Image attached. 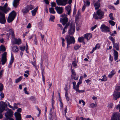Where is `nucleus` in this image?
I'll list each match as a JSON object with an SVG mask.
<instances>
[{"label": "nucleus", "mask_w": 120, "mask_h": 120, "mask_svg": "<svg viewBox=\"0 0 120 120\" xmlns=\"http://www.w3.org/2000/svg\"><path fill=\"white\" fill-rule=\"evenodd\" d=\"M97 14L98 16H97L96 14H94L93 15V17L96 19H101L103 17L104 12L101 10H99L97 12Z\"/></svg>", "instance_id": "nucleus-1"}, {"label": "nucleus", "mask_w": 120, "mask_h": 120, "mask_svg": "<svg viewBox=\"0 0 120 120\" xmlns=\"http://www.w3.org/2000/svg\"><path fill=\"white\" fill-rule=\"evenodd\" d=\"M7 20L8 22L10 23L12 22L15 18L16 14L14 11H13L9 15Z\"/></svg>", "instance_id": "nucleus-2"}, {"label": "nucleus", "mask_w": 120, "mask_h": 120, "mask_svg": "<svg viewBox=\"0 0 120 120\" xmlns=\"http://www.w3.org/2000/svg\"><path fill=\"white\" fill-rule=\"evenodd\" d=\"M65 39L67 41V43L68 44H74L75 42L74 38L73 36L68 35L66 38Z\"/></svg>", "instance_id": "nucleus-3"}, {"label": "nucleus", "mask_w": 120, "mask_h": 120, "mask_svg": "<svg viewBox=\"0 0 120 120\" xmlns=\"http://www.w3.org/2000/svg\"><path fill=\"white\" fill-rule=\"evenodd\" d=\"M67 15L64 14H63L61 15V16L63 18L60 19V21L62 23L63 26H64L68 21V19L67 17Z\"/></svg>", "instance_id": "nucleus-4"}, {"label": "nucleus", "mask_w": 120, "mask_h": 120, "mask_svg": "<svg viewBox=\"0 0 120 120\" xmlns=\"http://www.w3.org/2000/svg\"><path fill=\"white\" fill-rule=\"evenodd\" d=\"M6 22L5 14L2 12L0 11V23L2 24H4Z\"/></svg>", "instance_id": "nucleus-5"}, {"label": "nucleus", "mask_w": 120, "mask_h": 120, "mask_svg": "<svg viewBox=\"0 0 120 120\" xmlns=\"http://www.w3.org/2000/svg\"><path fill=\"white\" fill-rule=\"evenodd\" d=\"M70 28L68 32L69 34L72 35L75 32V26L73 24H71L70 25Z\"/></svg>", "instance_id": "nucleus-6"}, {"label": "nucleus", "mask_w": 120, "mask_h": 120, "mask_svg": "<svg viewBox=\"0 0 120 120\" xmlns=\"http://www.w3.org/2000/svg\"><path fill=\"white\" fill-rule=\"evenodd\" d=\"M7 52H4L2 55L1 61L2 62V65L5 64L6 62L7 61Z\"/></svg>", "instance_id": "nucleus-7"}, {"label": "nucleus", "mask_w": 120, "mask_h": 120, "mask_svg": "<svg viewBox=\"0 0 120 120\" xmlns=\"http://www.w3.org/2000/svg\"><path fill=\"white\" fill-rule=\"evenodd\" d=\"M68 0H56V2L58 5L65 6L67 4Z\"/></svg>", "instance_id": "nucleus-8"}, {"label": "nucleus", "mask_w": 120, "mask_h": 120, "mask_svg": "<svg viewBox=\"0 0 120 120\" xmlns=\"http://www.w3.org/2000/svg\"><path fill=\"white\" fill-rule=\"evenodd\" d=\"M71 72V77L72 79L76 80H77L78 79L79 76L76 74L75 70L72 69V68Z\"/></svg>", "instance_id": "nucleus-9"}, {"label": "nucleus", "mask_w": 120, "mask_h": 120, "mask_svg": "<svg viewBox=\"0 0 120 120\" xmlns=\"http://www.w3.org/2000/svg\"><path fill=\"white\" fill-rule=\"evenodd\" d=\"M13 112L12 110L9 109H8L7 112L5 114V116L7 118H9V117L13 116Z\"/></svg>", "instance_id": "nucleus-10"}, {"label": "nucleus", "mask_w": 120, "mask_h": 120, "mask_svg": "<svg viewBox=\"0 0 120 120\" xmlns=\"http://www.w3.org/2000/svg\"><path fill=\"white\" fill-rule=\"evenodd\" d=\"M100 29L102 32H107L110 31L109 27L106 26L105 24L102 25L100 27Z\"/></svg>", "instance_id": "nucleus-11"}, {"label": "nucleus", "mask_w": 120, "mask_h": 120, "mask_svg": "<svg viewBox=\"0 0 120 120\" xmlns=\"http://www.w3.org/2000/svg\"><path fill=\"white\" fill-rule=\"evenodd\" d=\"M120 117L119 113L118 112L114 113L112 115L111 120H117Z\"/></svg>", "instance_id": "nucleus-12"}, {"label": "nucleus", "mask_w": 120, "mask_h": 120, "mask_svg": "<svg viewBox=\"0 0 120 120\" xmlns=\"http://www.w3.org/2000/svg\"><path fill=\"white\" fill-rule=\"evenodd\" d=\"M113 99L114 100H116L119 98L120 97V92H118L114 91L113 95Z\"/></svg>", "instance_id": "nucleus-13"}, {"label": "nucleus", "mask_w": 120, "mask_h": 120, "mask_svg": "<svg viewBox=\"0 0 120 120\" xmlns=\"http://www.w3.org/2000/svg\"><path fill=\"white\" fill-rule=\"evenodd\" d=\"M55 9L56 10L57 12L59 14H61L63 12V9L62 7L57 6L55 7Z\"/></svg>", "instance_id": "nucleus-14"}, {"label": "nucleus", "mask_w": 120, "mask_h": 120, "mask_svg": "<svg viewBox=\"0 0 120 120\" xmlns=\"http://www.w3.org/2000/svg\"><path fill=\"white\" fill-rule=\"evenodd\" d=\"M15 116L16 118V120H21V117L20 114L18 112L15 113Z\"/></svg>", "instance_id": "nucleus-15"}, {"label": "nucleus", "mask_w": 120, "mask_h": 120, "mask_svg": "<svg viewBox=\"0 0 120 120\" xmlns=\"http://www.w3.org/2000/svg\"><path fill=\"white\" fill-rule=\"evenodd\" d=\"M71 6L70 5H69L66 6L65 9L67 12L68 15H69L71 12Z\"/></svg>", "instance_id": "nucleus-16"}, {"label": "nucleus", "mask_w": 120, "mask_h": 120, "mask_svg": "<svg viewBox=\"0 0 120 120\" xmlns=\"http://www.w3.org/2000/svg\"><path fill=\"white\" fill-rule=\"evenodd\" d=\"M8 4L6 3L3 7L0 6V10L2 11L4 13L6 14L7 12L5 11V10Z\"/></svg>", "instance_id": "nucleus-17"}, {"label": "nucleus", "mask_w": 120, "mask_h": 120, "mask_svg": "<svg viewBox=\"0 0 120 120\" xmlns=\"http://www.w3.org/2000/svg\"><path fill=\"white\" fill-rule=\"evenodd\" d=\"M20 0H14L12 4L15 8H17L19 4Z\"/></svg>", "instance_id": "nucleus-18"}, {"label": "nucleus", "mask_w": 120, "mask_h": 120, "mask_svg": "<svg viewBox=\"0 0 120 120\" xmlns=\"http://www.w3.org/2000/svg\"><path fill=\"white\" fill-rule=\"evenodd\" d=\"M84 38H86L87 40H89L92 37V35L91 33H87L84 35Z\"/></svg>", "instance_id": "nucleus-19"}, {"label": "nucleus", "mask_w": 120, "mask_h": 120, "mask_svg": "<svg viewBox=\"0 0 120 120\" xmlns=\"http://www.w3.org/2000/svg\"><path fill=\"white\" fill-rule=\"evenodd\" d=\"M7 106V104L5 102L1 101L0 103V107L5 110V108Z\"/></svg>", "instance_id": "nucleus-20"}, {"label": "nucleus", "mask_w": 120, "mask_h": 120, "mask_svg": "<svg viewBox=\"0 0 120 120\" xmlns=\"http://www.w3.org/2000/svg\"><path fill=\"white\" fill-rule=\"evenodd\" d=\"M22 11L24 15L27 13L29 11V9H28L26 7H25L22 9Z\"/></svg>", "instance_id": "nucleus-21"}, {"label": "nucleus", "mask_w": 120, "mask_h": 120, "mask_svg": "<svg viewBox=\"0 0 120 120\" xmlns=\"http://www.w3.org/2000/svg\"><path fill=\"white\" fill-rule=\"evenodd\" d=\"M99 2L97 1L94 4V6L95 7V9L97 10L99 8L100 4Z\"/></svg>", "instance_id": "nucleus-22"}, {"label": "nucleus", "mask_w": 120, "mask_h": 120, "mask_svg": "<svg viewBox=\"0 0 120 120\" xmlns=\"http://www.w3.org/2000/svg\"><path fill=\"white\" fill-rule=\"evenodd\" d=\"M38 9V7H36L33 10L31 11L32 15L33 16H34L36 15V12Z\"/></svg>", "instance_id": "nucleus-23"}, {"label": "nucleus", "mask_w": 120, "mask_h": 120, "mask_svg": "<svg viewBox=\"0 0 120 120\" xmlns=\"http://www.w3.org/2000/svg\"><path fill=\"white\" fill-rule=\"evenodd\" d=\"M116 72L114 70H112L109 74L108 75V77L109 78H111L112 76Z\"/></svg>", "instance_id": "nucleus-24"}, {"label": "nucleus", "mask_w": 120, "mask_h": 120, "mask_svg": "<svg viewBox=\"0 0 120 120\" xmlns=\"http://www.w3.org/2000/svg\"><path fill=\"white\" fill-rule=\"evenodd\" d=\"M113 45L114 48H115L117 50H119V43H117L115 44L114 43V44H113Z\"/></svg>", "instance_id": "nucleus-25"}, {"label": "nucleus", "mask_w": 120, "mask_h": 120, "mask_svg": "<svg viewBox=\"0 0 120 120\" xmlns=\"http://www.w3.org/2000/svg\"><path fill=\"white\" fill-rule=\"evenodd\" d=\"M15 43L16 44H17L18 45L20 44L21 43V40L20 39H15L14 41Z\"/></svg>", "instance_id": "nucleus-26"}, {"label": "nucleus", "mask_w": 120, "mask_h": 120, "mask_svg": "<svg viewBox=\"0 0 120 120\" xmlns=\"http://www.w3.org/2000/svg\"><path fill=\"white\" fill-rule=\"evenodd\" d=\"M26 7L28 9H29V10H31L34 9V6L31 4H29L26 6Z\"/></svg>", "instance_id": "nucleus-27"}, {"label": "nucleus", "mask_w": 120, "mask_h": 120, "mask_svg": "<svg viewBox=\"0 0 120 120\" xmlns=\"http://www.w3.org/2000/svg\"><path fill=\"white\" fill-rule=\"evenodd\" d=\"M13 51L15 52H16L18 51V49L17 46H15L12 48Z\"/></svg>", "instance_id": "nucleus-28"}, {"label": "nucleus", "mask_w": 120, "mask_h": 120, "mask_svg": "<svg viewBox=\"0 0 120 120\" xmlns=\"http://www.w3.org/2000/svg\"><path fill=\"white\" fill-rule=\"evenodd\" d=\"M0 51L2 52H4L6 51L5 47L3 45H1L0 46Z\"/></svg>", "instance_id": "nucleus-29"}, {"label": "nucleus", "mask_w": 120, "mask_h": 120, "mask_svg": "<svg viewBox=\"0 0 120 120\" xmlns=\"http://www.w3.org/2000/svg\"><path fill=\"white\" fill-rule=\"evenodd\" d=\"M49 9L50 13L54 14L56 12L55 11L54 9L53 8H49Z\"/></svg>", "instance_id": "nucleus-30"}, {"label": "nucleus", "mask_w": 120, "mask_h": 120, "mask_svg": "<svg viewBox=\"0 0 120 120\" xmlns=\"http://www.w3.org/2000/svg\"><path fill=\"white\" fill-rule=\"evenodd\" d=\"M52 109H51L50 111V117H49V119L50 120H53V116L52 115Z\"/></svg>", "instance_id": "nucleus-31"}, {"label": "nucleus", "mask_w": 120, "mask_h": 120, "mask_svg": "<svg viewBox=\"0 0 120 120\" xmlns=\"http://www.w3.org/2000/svg\"><path fill=\"white\" fill-rule=\"evenodd\" d=\"M90 107L91 108H94L96 107L97 106V104H95L94 103H91L90 105Z\"/></svg>", "instance_id": "nucleus-32"}, {"label": "nucleus", "mask_w": 120, "mask_h": 120, "mask_svg": "<svg viewBox=\"0 0 120 120\" xmlns=\"http://www.w3.org/2000/svg\"><path fill=\"white\" fill-rule=\"evenodd\" d=\"M14 60V58L13 57L12 55H11V59L9 62V64L10 65H12L13 63Z\"/></svg>", "instance_id": "nucleus-33"}, {"label": "nucleus", "mask_w": 120, "mask_h": 120, "mask_svg": "<svg viewBox=\"0 0 120 120\" xmlns=\"http://www.w3.org/2000/svg\"><path fill=\"white\" fill-rule=\"evenodd\" d=\"M103 78L101 79H100L99 80L102 81H106L107 80V77L105 75H104L103 76Z\"/></svg>", "instance_id": "nucleus-34"}, {"label": "nucleus", "mask_w": 120, "mask_h": 120, "mask_svg": "<svg viewBox=\"0 0 120 120\" xmlns=\"http://www.w3.org/2000/svg\"><path fill=\"white\" fill-rule=\"evenodd\" d=\"M75 22L76 24V29L77 30H78L80 29V24H79V25H78V24L77 21H76Z\"/></svg>", "instance_id": "nucleus-35"}, {"label": "nucleus", "mask_w": 120, "mask_h": 120, "mask_svg": "<svg viewBox=\"0 0 120 120\" xmlns=\"http://www.w3.org/2000/svg\"><path fill=\"white\" fill-rule=\"evenodd\" d=\"M109 39L113 43V44H114L115 42V40L111 36H110L109 37Z\"/></svg>", "instance_id": "nucleus-36"}, {"label": "nucleus", "mask_w": 120, "mask_h": 120, "mask_svg": "<svg viewBox=\"0 0 120 120\" xmlns=\"http://www.w3.org/2000/svg\"><path fill=\"white\" fill-rule=\"evenodd\" d=\"M84 40V38L83 37H79L78 39V41L80 42H82Z\"/></svg>", "instance_id": "nucleus-37"}, {"label": "nucleus", "mask_w": 120, "mask_h": 120, "mask_svg": "<svg viewBox=\"0 0 120 120\" xmlns=\"http://www.w3.org/2000/svg\"><path fill=\"white\" fill-rule=\"evenodd\" d=\"M72 65L74 67H75L77 66V64L76 62V60H74L72 61Z\"/></svg>", "instance_id": "nucleus-38"}, {"label": "nucleus", "mask_w": 120, "mask_h": 120, "mask_svg": "<svg viewBox=\"0 0 120 120\" xmlns=\"http://www.w3.org/2000/svg\"><path fill=\"white\" fill-rule=\"evenodd\" d=\"M22 77L21 76L20 77L15 79V82L18 83L20 82L22 79Z\"/></svg>", "instance_id": "nucleus-39"}, {"label": "nucleus", "mask_w": 120, "mask_h": 120, "mask_svg": "<svg viewBox=\"0 0 120 120\" xmlns=\"http://www.w3.org/2000/svg\"><path fill=\"white\" fill-rule=\"evenodd\" d=\"M114 57L118 56V52L116 51L115 50H114Z\"/></svg>", "instance_id": "nucleus-40"}, {"label": "nucleus", "mask_w": 120, "mask_h": 120, "mask_svg": "<svg viewBox=\"0 0 120 120\" xmlns=\"http://www.w3.org/2000/svg\"><path fill=\"white\" fill-rule=\"evenodd\" d=\"M60 39L62 40V46L63 47H64L65 46V43L64 42L65 41V40L64 38L62 37H61Z\"/></svg>", "instance_id": "nucleus-41"}, {"label": "nucleus", "mask_w": 120, "mask_h": 120, "mask_svg": "<svg viewBox=\"0 0 120 120\" xmlns=\"http://www.w3.org/2000/svg\"><path fill=\"white\" fill-rule=\"evenodd\" d=\"M41 71L42 75H43L44 73V68H43V67L42 66L41 64Z\"/></svg>", "instance_id": "nucleus-42"}, {"label": "nucleus", "mask_w": 120, "mask_h": 120, "mask_svg": "<svg viewBox=\"0 0 120 120\" xmlns=\"http://www.w3.org/2000/svg\"><path fill=\"white\" fill-rule=\"evenodd\" d=\"M18 105V104L14 103V107L13 108V110H15V109H16L18 108V107L17 106V105Z\"/></svg>", "instance_id": "nucleus-43"}, {"label": "nucleus", "mask_w": 120, "mask_h": 120, "mask_svg": "<svg viewBox=\"0 0 120 120\" xmlns=\"http://www.w3.org/2000/svg\"><path fill=\"white\" fill-rule=\"evenodd\" d=\"M120 90V86H116L115 88V89L114 91L117 92V91H119Z\"/></svg>", "instance_id": "nucleus-44"}, {"label": "nucleus", "mask_w": 120, "mask_h": 120, "mask_svg": "<svg viewBox=\"0 0 120 120\" xmlns=\"http://www.w3.org/2000/svg\"><path fill=\"white\" fill-rule=\"evenodd\" d=\"M76 93H82L84 92L85 91V90H80L78 89L76 91Z\"/></svg>", "instance_id": "nucleus-45"}, {"label": "nucleus", "mask_w": 120, "mask_h": 120, "mask_svg": "<svg viewBox=\"0 0 120 120\" xmlns=\"http://www.w3.org/2000/svg\"><path fill=\"white\" fill-rule=\"evenodd\" d=\"M4 86L2 83H0V92L2 91L3 89Z\"/></svg>", "instance_id": "nucleus-46"}, {"label": "nucleus", "mask_w": 120, "mask_h": 120, "mask_svg": "<svg viewBox=\"0 0 120 120\" xmlns=\"http://www.w3.org/2000/svg\"><path fill=\"white\" fill-rule=\"evenodd\" d=\"M109 22L112 26H114L115 24V22L112 20L109 21Z\"/></svg>", "instance_id": "nucleus-47"}, {"label": "nucleus", "mask_w": 120, "mask_h": 120, "mask_svg": "<svg viewBox=\"0 0 120 120\" xmlns=\"http://www.w3.org/2000/svg\"><path fill=\"white\" fill-rule=\"evenodd\" d=\"M113 106V104L112 103H108V107L109 108H112Z\"/></svg>", "instance_id": "nucleus-48"}, {"label": "nucleus", "mask_w": 120, "mask_h": 120, "mask_svg": "<svg viewBox=\"0 0 120 120\" xmlns=\"http://www.w3.org/2000/svg\"><path fill=\"white\" fill-rule=\"evenodd\" d=\"M113 14L112 13H110L109 15V16L110 19L112 20H114V18L113 16Z\"/></svg>", "instance_id": "nucleus-49"}, {"label": "nucleus", "mask_w": 120, "mask_h": 120, "mask_svg": "<svg viewBox=\"0 0 120 120\" xmlns=\"http://www.w3.org/2000/svg\"><path fill=\"white\" fill-rule=\"evenodd\" d=\"M35 39L34 40V43L36 45H37L38 44L37 39L36 35H35Z\"/></svg>", "instance_id": "nucleus-50"}, {"label": "nucleus", "mask_w": 120, "mask_h": 120, "mask_svg": "<svg viewBox=\"0 0 120 120\" xmlns=\"http://www.w3.org/2000/svg\"><path fill=\"white\" fill-rule=\"evenodd\" d=\"M59 101L60 102V106L61 107V108H62L63 107V103L61 101V98H59Z\"/></svg>", "instance_id": "nucleus-51"}, {"label": "nucleus", "mask_w": 120, "mask_h": 120, "mask_svg": "<svg viewBox=\"0 0 120 120\" xmlns=\"http://www.w3.org/2000/svg\"><path fill=\"white\" fill-rule=\"evenodd\" d=\"M68 93L65 94V97L67 101H68L69 100L70 98L68 95Z\"/></svg>", "instance_id": "nucleus-52"}, {"label": "nucleus", "mask_w": 120, "mask_h": 120, "mask_svg": "<svg viewBox=\"0 0 120 120\" xmlns=\"http://www.w3.org/2000/svg\"><path fill=\"white\" fill-rule=\"evenodd\" d=\"M24 92L26 94L28 95L29 94V93L27 91V88L26 87L24 89Z\"/></svg>", "instance_id": "nucleus-53"}, {"label": "nucleus", "mask_w": 120, "mask_h": 120, "mask_svg": "<svg viewBox=\"0 0 120 120\" xmlns=\"http://www.w3.org/2000/svg\"><path fill=\"white\" fill-rule=\"evenodd\" d=\"M68 87L67 86H66L64 88V90L65 91V94L68 93Z\"/></svg>", "instance_id": "nucleus-54"}, {"label": "nucleus", "mask_w": 120, "mask_h": 120, "mask_svg": "<svg viewBox=\"0 0 120 120\" xmlns=\"http://www.w3.org/2000/svg\"><path fill=\"white\" fill-rule=\"evenodd\" d=\"M51 4L52 7H56V4L55 2H52Z\"/></svg>", "instance_id": "nucleus-55"}, {"label": "nucleus", "mask_w": 120, "mask_h": 120, "mask_svg": "<svg viewBox=\"0 0 120 120\" xmlns=\"http://www.w3.org/2000/svg\"><path fill=\"white\" fill-rule=\"evenodd\" d=\"M20 50L22 51H23L25 49V47L24 46H20Z\"/></svg>", "instance_id": "nucleus-56"}, {"label": "nucleus", "mask_w": 120, "mask_h": 120, "mask_svg": "<svg viewBox=\"0 0 120 120\" xmlns=\"http://www.w3.org/2000/svg\"><path fill=\"white\" fill-rule=\"evenodd\" d=\"M54 16H50V18L49 19V20L51 21H52L54 19Z\"/></svg>", "instance_id": "nucleus-57"}, {"label": "nucleus", "mask_w": 120, "mask_h": 120, "mask_svg": "<svg viewBox=\"0 0 120 120\" xmlns=\"http://www.w3.org/2000/svg\"><path fill=\"white\" fill-rule=\"evenodd\" d=\"M10 31L11 32L10 34H11L12 36H13L14 35V31H13L11 29H10Z\"/></svg>", "instance_id": "nucleus-58"}, {"label": "nucleus", "mask_w": 120, "mask_h": 120, "mask_svg": "<svg viewBox=\"0 0 120 120\" xmlns=\"http://www.w3.org/2000/svg\"><path fill=\"white\" fill-rule=\"evenodd\" d=\"M79 85L78 84H77L76 85V86H75V89H74L75 90V91L79 89Z\"/></svg>", "instance_id": "nucleus-59"}, {"label": "nucleus", "mask_w": 120, "mask_h": 120, "mask_svg": "<svg viewBox=\"0 0 120 120\" xmlns=\"http://www.w3.org/2000/svg\"><path fill=\"white\" fill-rule=\"evenodd\" d=\"M80 47V46L77 45L74 46V48L75 50H77Z\"/></svg>", "instance_id": "nucleus-60"}, {"label": "nucleus", "mask_w": 120, "mask_h": 120, "mask_svg": "<svg viewBox=\"0 0 120 120\" xmlns=\"http://www.w3.org/2000/svg\"><path fill=\"white\" fill-rule=\"evenodd\" d=\"M81 102H82L83 103V105L84 106L85 105V102L83 100L79 101V104H81Z\"/></svg>", "instance_id": "nucleus-61"}, {"label": "nucleus", "mask_w": 120, "mask_h": 120, "mask_svg": "<svg viewBox=\"0 0 120 120\" xmlns=\"http://www.w3.org/2000/svg\"><path fill=\"white\" fill-rule=\"evenodd\" d=\"M70 23L69 22L68 23H67L66 24L65 26L64 27L65 28L67 29L68 26L69 25Z\"/></svg>", "instance_id": "nucleus-62"}, {"label": "nucleus", "mask_w": 120, "mask_h": 120, "mask_svg": "<svg viewBox=\"0 0 120 120\" xmlns=\"http://www.w3.org/2000/svg\"><path fill=\"white\" fill-rule=\"evenodd\" d=\"M0 96L2 98H3L4 97V94L2 92H1L0 94Z\"/></svg>", "instance_id": "nucleus-63"}, {"label": "nucleus", "mask_w": 120, "mask_h": 120, "mask_svg": "<svg viewBox=\"0 0 120 120\" xmlns=\"http://www.w3.org/2000/svg\"><path fill=\"white\" fill-rule=\"evenodd\" d=\"M116 108L117 109H118L119 111L120 112V105H118L116 106Z\"/></svg>", "instance_id": "nucleus-64"}]
</instances>
